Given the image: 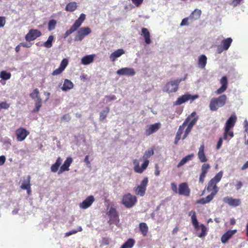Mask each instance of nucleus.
<instances>
[{
    "mask_svg": "<svg viewBox=\"0 0 248 248\" xmlns=\"http://www.w3.org/2000/svg\"><path fill=\"white\" fill-rule=\"evenodd\" d=\"M227 96L225 94H221L217 97H213L211 99L209 108L211 111H216L219 108L223 107L227 101Z\"/></svg>",
    "mask_w": 248,
    "mask_h": 248,
    "instance_id": "1",
    "label": "nucleus"
},
{
    "mask_svg": "<svg viewBox=\"0 0 248 248\" xmlns=\"http://www.w3.org/2000/svg\"><path fill=\"white\" fill-rule=\"evenodd\" d=\"M186 77L180 78H177L174 80H170L166 84L163 91L168 93L176 92L178 89V86L181 81H184Z\"/></svg>",
    "mask_w": 248,
    "mask_h": 248,
    "instance_id": "2",
    "label": "nucleus"
},
{
    "mask_svg": "<svg viewBox=\"0 0 248 248\" xmlns=\"http://www.w3.org/2000/svg\"><path fill=\"white\" fill-rule=\"evenodd\" d=\"M85 14L83 13L81 14L79 17L75 21L70 29L66 31L64 35V38H66L70 34L76 31L81 26L82 23L85 20Z\"/></svg>",
    "mask_w": 248,
    "mask_h": 248,
    "instance_id": "3",
    "label": "nucleus"
},
{
    "mask_svg": "<svg viewBox=\"0 0 248 248\" xmlns=\"http://www.w3.org/2000/svg\"><path fill=\"white\" fill-rule=\"evenodd\" d=\"M137 201V197L130 193L124 195L122 199L123 204L128 208L133 207Z\"/></svg>",
    "mask_w": 248,
    "mask_h": 248,
    "instance_id": "4",
    "label": "nucleus"
},
{
    "mask_svg": "<svg viewBox=\"0 0 248 248\" xmlns=\"http://www.w3.org/2000/svg\"><path fill=\"white\" fill-rule=\"evenodd\" d=\"M91 30L89 27H82L79 28L75 35L74 40L75 41H81L85 36L91 32Z\"/></svg>",
    "mask_w": 248,
    "mask_h": 248,
    "instance_id": "5",
    "label": "nucleus"
},
{
    "mask_svg": "<svg viewBox=\"0 0 248 248\" xmlns=\"http://www.w3.org/2000/svg\"><path fill=\"white\" fill-rule=\"evenodd\" d=\"M198 97L199 96L197 94L193 95L188 93H186L178 97L177 100L174 103V104L175 105H180L188 101V100L193 101Z\"/></svg>",
    "mask_w": 248,
    "mask_h": 248,
    "instance_id": "6",
    "label": "nucleus"
},
{
    "mask_svg": "<svg viewBox=\"0 0 248 248\" xmlns=\"http://www.w3.org/2000/svg\"><path fill=\"white\" fill-rule=\"evenodd\" d=\"M148 183V178L147 177L144 178L141 181L140 184L135 188L136 194L140 196H143L145 194Z\"/></svg>",
    "mask_w": 248,
    "mask_h": 248,
    "instance_id": "7",
    "label": "nucleus"
},
{
    "mask_svg": "<svg viewBox=\"0 0 248 248\" xmlns=\"http://www.w3.org/2000/svg\"><path fill=\"white\" fill-rule=\"evenodd\" d=\"M42 33L40 31L37 29H31L25 36L26 41L30 42L35 40L40 37Z\"/></svg>",
    "mask_w": 248,
    "mask_h": 248,
    "instance_id": "8",
    "label": "nucleus"
},
{
    "mask_svg": "<svg viewBox=\"0 0 248 248\" xmlns=\"http://www.w3.org/2000/svg\"><path fill=\"white\" fill-rule=\"evenodd\" d=\"M29 134V132L24 128L20 127L16 131V139L18 141L21 142L25 140Z\"/></svg>",
    "mask_w": 248,
    "mask_h": 248,
    "instance_id": "9",
    "label": "nucleus"
},
{
    "mask_svg": "<svg viewBox=\"0 0 248 248\" xmlns=\"http://www.w3.org/2000/svg\"><path fill=\"white\" fill-rule=\"evenodd\" d=\"M221 87L215 91L217 94H221L226 91L228 86V80L226 76H223L220 79Z\"/></svg>",
    "mask_w": 248,
    "mask_h": 248,
    "instance_id": "10",
    "label": "nucleus"
},
{
    "mask_svg": "<svg viewBox=\"0 0 248 248\" xmlns=\"http://www.w3.org/2000/svg\"><path fill=\"white\" fill-rule=\"evenodd\" d=\"M116 73L120 76H133L136 73L133 68L124 67L118 70Z\"/></svg>",
    "mask_w": 248,
    "mask_h": 248,
    "instance_id": "11",
    "label": "nucleus"
},
{
    "mask_svg": "<svg viewBox=\"0 0 248 248\" xmlns=\"http://www.w3.org/2000/svg\"><path fill=\"white\" fill-rule=\"evenodd\" d=\"M223 201L228 205L233 207H237L240 205L241 201L239 199H233L232 197H225L223 198Z\"/></svg>",
    "mask_w": 248,
    "mask_h": 248,
    "instance_id": "12",
    "label": "nucleus"
},
{
    "mask_svg": "<svg viewBox=\"0 0 248 248\" xmlns=\"http://www.w3.org/2000/svg\"><path fill=\"white\" fill-rule=\"evenodd\" d=\"M178 193L181 195L189 196L190 189L186 183H182L179 185Z\"/></svg>",
    "mask_w": 248,
    "mask_h": 248,
    "instance_id": "13",
    "label": "nucleus"
},
{
    "mask_svg": "<svg viewBox=\"0 0 248 248\" xmlns=\"http://www.w3.org/2000/svg\"><path fill=\"white\" fill-rule=\"evenodd\" d=\"M237 117L235 114H232L227 120L225 127L226 132L233 127L236 122Z\"/></svg>",
    "mask_w": 248,
    "mask_h": 248,
    "instance_id": "14",
    "label": "nucleus"
},
{
    "mask_svg": "<svg viewBox=\"0 0 248 248\" xmlns=\"http://www.w3.org/2000/svg\"><path fill=\"white\" fill-rule=\"evenodd\" d=\"M211 166L209 164L204 163L202 166L201 168V173L199 177V182L203 183L204 181V178L206 176V174L210 169Z\"/></svg>",
    "mask_w": 248,
    "mask_h": 248,
    "instance_id": "15",
    "label": "nucleus"
},
{
    "mask_svg": "<svg viewBox=\"0 0 248 248\" xmlns=\"http://www.w3.org/2000/svg\"><path fill=\"white\" fill-rule=\"evenodd\" d=\"M94 201L93 196L92 195L89 196L80 203L79 207L82 209H87L92 204Z\"/></svg>",
    "mask_w": 248,
    "mask_h": 248,
    "instance_id": "16",
    "label": "nucleus"
},
{
    "mask_svg": "<svg viewBox=\"0 0 248 248\" xmlns=\"http://www.w3.org/2000/svg\"><path fill=\"white\" fill-rule=\"evenodd\" d=\"M160 126V124L159 123L150 125L145 130V135L148 136L155 132L159 129Z\"/></svg>",
    "mask_w": 248,
    "mask_h": 248,
    "instance_id": "17",
    "label": "nucleus"
},
{
    "mask_svg": "<svg viewBox=\"0 0 248 248\" xmlns=\"http://www.w3.org/2000/svg\"><path fill=\"white\" fill-rule=\"evenodd\" d=\"M197 155L199 160L201 162L205 163L207 161L208 159L204 152V145L203 144L201 145Z\"/></svg>",
    "mask_w": 248,
    "mask_h": 248,
    "instance_id": "18",
    "label": "nucleus"
},
{
    "mask_svg": "<svg viewBox=\"0 0 248 248\" xmlns=\"http://www.w3.org/2000/svg\"><path fill=\"white\" fill-rule=\"evenodd\" d=\"M124 53L125 51L124 49L122 48L118 49L110 54L109 59L111 61L114 62L117 58H119Z\"/></svg>",
    "mask_w": 248,
    "mask_h": 248,
    "instance_id": "19",
    "label": "nucleus"
},
{
    "mask_svg": "<svg viewBox=\"0 0 248 248\" xmlns=\"http://www.w3.org/2000/svg\"><path fill=\"white\" fill-rule=\"evenodd\" d=\"M108 216L114 223L117 224L118 223V215L114 208L111 207L109 209L108 212Z\"/></svg>",
    "mask_w": 248,
    "mask_h": 248,
    "instance_id": "20",
    "label": "nucleus"
},
{
    "mask_svg": "<svg viewBox=\"0 0 248 248\" xmlns=\"http://www.w3.org/2000/svg\"><path fill=\"white\" fill-rule=\"evenodd\" d=\"M143 160L144 162L142 164L141 167H140L138 164L135 166L134 170L136 172L141 173L147 168L149 163V161L148 160Z\"/></svg>",
    "mask_w": 248,
    "mask_h": 248,
    "instance_id": "21",
    "label": "nucleus"
},
{
    "mask_svg": "<svg viewBox=\"0 0 248 248\" xmlns=\"http://www.w3.org/2000/svg\"><path fill=\"white\" fill-rule=\"evenodd\" d=\"M236 230H229L225 233L221 238V242L225 244L231 238V237L236 232Z\"/></svg>",
    "mask_w": 248,
    "mask_h": 248,
    "instance_id": "22",
    "label": "nucleus"
},
{
    "mask_svg": "<svg viewBox=\"0 0 248 248\" xmlns=\"http://www.w3.org/2000/svg\"><path fill=\"white\" fill-rule=\"evenodd\" d=\"M195 115V112H192L190 115H189L184 121L182 125H180L178 128V130L176 134L178 135L181 136L183 132V131L185 128V127L187 125L188 123V121L189 120L191 117H193Z\"/></svg>",
    "mask_w": 248,
    "mask_h": 248,
    "instance_id": "23",
    "label": "nucleus"
},
{
    "mask_svg": "<svg viewBox=\"0 0 248 248\" xmlns=\"http://www.w3.org/2000/svg\"><path fill=\"white\" fill-rule=\"evenodd\" d=\"M207 58L205 55H201L198 60V66L199 68L204 69L207 63Z\"/></svg>",
    "mask_w": 248,
    "mask_h": 248,
    "instance_id": "24",
    "label": "nucleus"
},
{
    "mask_svg": "<svg viewBox=\"0 0 248 248\" xmlns=\"http://www.w3.org/2000/svg\"><path fill=\"white\" fill-rule=\"evenodd\" d=\"M141 35L143 36L146 44H151L150 33L147 28H143L141 29Z\"/></svg>",
    "mask_w": 248,
    "mask_h": 248,
    "instance_id": "25",
    "label": "nucleus"
},
{
    "mask_svg": "<svg viewBox=\"0 0 248 248\" xmlns=\"http://www.w3.org/2000/svg\"><path fill=\"white\" fill-rule=\"evenodd\" d=\"M189 216H191V222L195 229L198 230L199 228V225L195 212L193 210L191 211L189 213Z\"/></svg>",
    "mask_w": 248,
    "mask_h": 248,
    "instance_id": "26",
    "label": "nucleus"
},
{
    "mask_svg": "<svg viewBox=\"0 0 248 248\" xmlns=\"http://www.w3.org/2000/svg\"><path fill=\"white\" fill-rule=\"evenodd\" d=\"M73 87L74 84L73 82L68 79H65L62 86L61 87V89L64 92H66L68 90L72 89Z\"/></svg>",
    "mask_w": 248,
    "mask_h": 248,
    "instance_id": "27",
    "label": "nucleus"
},
{
    "mask_svg": "<svg viewBox=\"0 0 248 248\" xmlns=\"http://www.w3.org/2000/svg\"><path fill=\"white\" fill-rule=\"evenodd\" d=\"M217 183L213 181L212 182V180H210L207 187V191H210L213 190L211 193H214L216 194L219 190L217 186Z\"/></svg>",
    "mask_w": 248,
    "mask_h": 248,
    "instance_id": "28",
    "label": "nucleus"
},
{
    "mask_svg": "<svg viewBox=\"0 0 248 248\" xmlns=\"http://www.w3.org/2000/svg\"><path fill=\"white\" fill-rule=\"evenodd\" d=\"M31 176L28 175L26 177H24L22 181L20 187L22 189H28L31 187Z\"/></svg>",
    "mask_w": 248,
    "mask_h": 248,
    "instance_id": "29",
    "label": "nucleus"
},
{
    "mask_svg": "<svg viewBox=\"0 0 248 248\" xmlns=\"http://www.w3.org/2000/svg\"><path fill=\"white\" fill-rule=\"evenodd\" d=\"M232 39L231 37H228L226 39H223L222 40L220 46L225 49V50H227L230 47L232 43Z\"/></svg>",
    "mask_w": 248,
    "mask_h": 248,
    "instance_id": "30",
    "label": "nucleus"
},
{
    "mask_svg": "<svg viewBox=\"0 0 248 248\" xmlns=\"http://www.w3.org/2000/svg\"><path fill=\"white\" fill-rule=\"evenodd\" d=\"M62 162V159L60 157H58L55 163L52 165V166L50 167V170L51 172H56L60 167V165H61Z\"/></svg>",
    "mask_w": 248,
    "mask_h": 248,
    "instance_id": "31",
    "label": "nucleus"
},
{
    "mask_svg": "<svg viewBox=\"0 0 248 248\" xmlns=\"http://www.w3.org/2000/svg\"><path fill=\"white\" fill-rule=\"evenodd\" d=\"M201 10L198 9H195L194 11H193L189 16L190 18H191V21L190 22H192L194 20H196L199 19L201 15Z\"/></svg>",
    "mask_w": 248,
    "mask_h": 248,
    "instance_id": "32",
    "label": "nucleus"
},
{
    "mask_svg": "<svg viewBox=\"0 0 248 248\" xmlns=\"http://www.w3.org/2000/svg\"><path fill=\"white\" fill-rule=\"evenodd\" d=\"M194 156V154H191L190 155H188L186 156L185 157L182 158V159L180 161V162L178 163L177 166V168H180V167L185 165L187 161L191 160Z\"/></svg>",
    "mask_w": 248,
    "mask_h": 248,
    "instance_id": "33",
    "label": "nucleus"
},
{
    "mask_svg": "<svg viewBox=\"0 0 248 248\" xmlns=\"http://www.w3.org/2000/svg\"><path fill=\"white\" fill-rule=\"evenodd\" d=\"M94 59V55H86L85 57H83L81 59V63L84 65H88L92 63Z\"/></svg>",
    "mask_w": 248,
    "mask_h": 248,
    "instance_id": "34",
    "label": "nucleus"
},
{
    "mask_svg": "<svg viewBox=\"0 0 248 248\" xmlns=\"http://www.w3.org/2000/svg\"><path fill=\"white\" fill-rule=\"evenodd\" d=\"M139 229L143 236H145L147 235L148 232V227L145 223H140Z\"/></svg>",
    "mask_w": 248,
    "mask_h": 248,
    "instance_id": "35",
    "label": "nucleus"
},
{
    "mask_svg": "<svg viewBox=\"0 0 248 248\" xmlns=\"http://www.w3.org/2000/svg\"><path fill=\"white\" fill-rule=\"evenodd\" d=\"M73 159L71 157H67L64 161L63 164L61 166L66 171L69 170V167L72 163Z\"/></svg>",
    "mask_w": 248,
    "mask_h": 248,
    "instance_id": "36",
    "label": "nucleus"
},
{
    "mask_svg": "<svg viewBox=\"0 0 248 248\" xmlns=\"http://www.w3.org/2000/svg\"><path fill=\"white\" fill-rule=\"evenodd\" d=\"M135 242V240L133 239L129 238L122 245L120 248H132Z\"/></svg>",
    "mask_w": 248,
    "mask_h": 248,
    "instance_id": "37",
    "label": "nucleus"
},
{
    "mask_svg": "<svg viewBox=\"0 0 248 248\" xmlns=\"http://www.w3.org/2000/svg\"><path fill=\"white\" fill-rule=\"evenodd\" d=\"M77 7L78 6L76 2H71L66 5L65 10L68 12H73L77 8Z\"/></svg>",
    "mask_w": 248,
    "mask_h": 248,
    "instance_id": "38",
    "label": "nucleus"
},
{
    "mask_svg": "<svg viewBox=\"0 0 248 248\" xmlns=\"http://www.w3.org/2000/svg\"><path fill=\"white\" fill-rule=\"evenodd\" d=\"M154 154V149L151 148L146 150L140 160H148V159Z\"/></svg>",
    "mask_w": 248,
    "mask_h": 248,
    "instance_id": "39",
    "label": "nucleus"
},
{
    "mask_svg": "<svg viewBox=\"0 0 248 248\" xmlns=\"http://www.w3.org/2000/svg\"><path fill=\"white\" fill-rule=\"evenodd\" d=\"M54 39V36L50 35L47 41L44 43L43 46L46 48H50L52 46V42L53 41Z\"/></svg>",
    "mask_w": 248,
    "mask_h": 248,
    "instance_id": "40",
    "label": "nucleus"
},
{
    "mask_svg": "<svg viewBox=\"0 0 248 248\" xmlns=\"http://www.w3.org/2000/svg\"><path fill=\"white\" fill-rule=\"evenodd\" d=\"M109 111V108L108 107L106 108L104 110L101 111L100 113L99 120L100 121L104 120L107 117Z\"/></svg>",
    "mask_w": 248,
    "mask_h": 248,
    "instance_id": "41",
    "label": "nucleus"
},
{
    "mask_svg": "<svg viewBox=\"0 0 248 248\" xmlns=\"http://www.w3.org/2000/svg\"><path fill=\"white\" fill-rule=\"evenodd\" d=\"M11 73L5 71H2L0 73V78L3 80H8L11 78Z\"/></svg>",
    "mask_w": 248,
    "mask_h": 248,
    "instance_id": "42",
    "label": "nucleus"
},
{
    "mask_svg": "<svg viewBox=\"0 0 248 248\" xmlns=\"http://www.w3.org/2000/svg\"><path fill=\"white\" fill-rule=\"evenodd\" d=\"M223 175V172L222 171H220L219 172H218L214 177H213L212 179H211L212 180V182L213 181L216 183H218Z\"/></svg>",
    "mask_w": 248,
    "mask_h": 248,
    "instance_id": "43",
    "label": "nucleus"
},
{
    "mask_svg": "<svg viewBox=\"0 0 248 248\" xmlns=\"http://www.w3.org/2000/svg\"><path fill=\"white\" fill-rule=\"evenodd\" d=\"M57 22L54 19H51L48 23V30L49 31L53 30L56 26Z\"/></svg>",
    "mask_w": 248,
    "mask_h": 248,
    "instance_id": "44",
    "label": "nucleus"
},
{
    "mask_svg": "<svg viewBox=\"0 0 248 248\" xmlns=\"http://www.w3.org/2000/svg\"><path fill=\"white\" fill-rule=\"evenodd\" d=\"M200 227L201 228L202 232L198 235V237L200 238H202L204 237L207 234V229L206 227L202 224L200 225Z\"/></svg>",
    "mask_w": 248,
    "mask_h": 248,
    "instance_id": "45",
    "label": "nucleus"
},
{
    "mask_svg": "<svg viewBox=\"0 0 248 248\" xmlns=\"http://www.w3.org/2000/svg\"><path fill=\"white\" fill-rule=\"evenodd\" d=\"M191 21V18H190V16H189L187 17L184 18L182 19L181 23H180V26L183 27L184 26H188L192 22H190Z\"/></svg>",
    "mask_w": 248,
    "mask_h": 248,
    "instance_id": "46",
    "label": "nucleus"
},
{
    "mask_svg": "<svg viewBox=\"0 0 248 248\" xmlns=\"http://www.w3.org/2000/svg\"><path fill=\"white\" fill-rule=\"evenodd\" d=\"M30 96L33 100H35L39 97L40 95L39 90L37 88L34 89L33 92L30 93Z\"/></svg>",
    "mask_w": 248,
    "mask_h": 248,
    "instance_id": "47",
    "label": "nucleus"
},
{
    "mask_svg": "<svg viewBox=\"0 0 248 248\" xmlns=\"http://www.w3.org/2000/svg\"><path fill=\"white\" fill-rule=\"evenodd\" d=\"M82 230V227L81 226H79L78 227V230H71L70 231H69V232H67L65 233V236H69L70 235H71L72 234L76 233L78 232H80Z\"/></svg>",
    "mask_w": 248,
    "mask_h": 248,
    "instance_id": "48",
    "label": "nucleus"
},
{
    "mask_svg": "<svg viewBox=\"0 0 248 248\" xmlns=\"http://www.w3.org/2000/svg\"><path fill=\"white\" fill-rule=\"evenodd\" d=\"M68 61L67 59H63L61 62L59 67L61 69H62V71H64L65 68L66 67V66L68 64Z\"/></svg>",
    "mask_w": 248,
    "mask_h": 248,
    "instance_id": "49",
    "label": "nucleus"
},
{
    "mask_svg": "<svg viewBox=\"0 0 248 248\" xmlns=\"http://www.w3.org/2000/svg\"><path fill=\"white\" fill-rule=\"evenodd\" d=\"M196 114L193 117H191L189 120L190 122L188 124V125H190L191 126L193 127L194 125L196 123L197 121H198V117H195Z\"/></svg>",
    "mask_w": 248,
    "mask_h": 248,
    "instance_id": "50",
    "label": "nucleus"
},
{
    "mask_svg": "<svg viewBox=\"0 0 248 248\" xmlns=\"http://www.w3.org/2000/svg\"><path fill=\"white\" fill-rule=\"evenodd\" d=\"M116 99V96L114 95H109V96H106L104 98V101L106 103H108L112 100H115Z\"/></svg>",
    "mask_w": 248,
    "mask_h": 248,
    "instance_id": "51",
    "label": "nucleus"
},
{
    "mask_svg": "<svg viewBox=\"0 0 248 248\" xmlns=\"http://www.w3.org/2000/svg\"><path fill=\"white\" fill-rule=\"evenodd\" d=\"M216 195V194H215L214 193H211L210 195H208L207 197L204 198L206 203H207L210 202L213 200V199L214 198V196Z\"/></svg>",
    "mask_w": 248,
    "mask_h": 248,
    "instance_id": "52",
    "label": "nucleus"
},
{
    "mask_svg": "<svg viewBox=\"0 0 248 248\" xmlns=\"http://www.w3.org/2000/svg\"><path fill=\"white\" fill-rule=\"evenodd\" d=\"M42 107V102H35V108L33 110V112H36L39 111L40 108Z\"/></svg>",
    "mask_w": 248,
    "mask_h": 248,
    "instance_id": "53",
    "label": "nucleus"
},
{
    "mask_svg": "<svg viewBox=\"0 0 248 248\" xmlns=\"http://www.w3.org/2000/svg\"><path fill=\"white\" fill-rule=\"evenodd\" d=\"M10 107V105L6 102H2L0 103V110L1 109H7Z\"/></svg>",
    "mask_w": 248,
    "mask_h": 248,
    "instance_id": "54",
    "label": "nucleus"
},
{
    "mask_svg": "<svg viewBox=\"0 0 248 248\" xmlns=\"http://www.w3.org/2000/svg\"><path fill=\"white\" fill-rule=\"evenodd\" d=\"M62 120L68 122L71 120V117L69 114H65L62 116Z\"/></svg>",
    "mask_w": 248,
    "mask_h": 248,
    "instance_id": "55",
    "label": "nucleus"
},
{
    "mask_svg": "<svg viewBox=\"0 0 248 248\" xmlns=\"http://www.w3.org/2000/svg\"><path fill=\"white\" fill-rule=\"evenodd\" d=\"M63 71H62V69H61L60 67H59L58 68L53 71L52 75L53 76H57L62 73Z\"/></svg>",
    "mask_w": 248,
    "mask_h": 248,
    "instance_id": "56",
    "label": "nucleus"
},
{
    "mask_svg": "<svg viewBox=\"0 0 248 248\" xmlns=\"http://www.w3.org/2000/svg\"><path fill=\"white\" fill-rule=\"evenodd\" d=\"M131 1L136 6L139 7L142 3L143 0H131Z\"/></svg>",
    "mask_w": 248,
    "mask_h": 248,
    "instance_id": "57",
    "label": "nucleus"
},
{
    "mask_svg": "<svg viewBox=\"0 0 248 248\" xmlns=\"http://www.w3.org/2000/svg\"><path fill=\"white\" fill-rule=\"evenodd\" d=\"M242 0H233L231 2V4L234 7H236L237 5L240 4Z\"/></svg>",
    "mask_w": 248,
    "mask_h": 248,
    "instance_id": "58",
    "label": "nucleus"
},
{
    "mask_svg": "<svg viewBox=\"0 0 248 248\" xmlns=\"http://www.w3.org/2000/svg\"><path fill=\"white\" fill-rule=\"evenodd\" d=\"M6 23L5 18L4 17L0 16V27H3Z\"/></svg>",
    "mask_w": 248,
    "mask_h": 248,
    "instance_id": "59",
    "label": "nucleus"
},
{
    "mask_svg": "<svg viewBox=\"0 0 248 248\" xmlns=\"http://www.w3.org/2000/svg\"><path fill=\"white\" fill-rule=\"evenodd\" d=\"M171 189L173 190V191L175 193H177V187L176 184L174 183H172L171 184Z\"/></svg>",
    "mask_w": 248,
    "mask_h": 248,
    "instance_id": "60",
    "label": "nucleus"
},
{
    "mask_svg": "<svg viewBox=\"0 0 248 248\" xmlns=\"http://www.w3.org/2000/svg\"><path fill=\"white\" fill-rule=\"evenodd\" d=\"M196 203L198 204H206V201L205 200V198H202L200 200H198L196 201Z\"/></svg>",
    "mask_w": 248,
    "mask_h": 248,
    "instance_id": "61",
    "label": "nucleus"
},
{
    "mask_svg": "<svg viewBox=\"0 0 248 248\" xmlns=\"http://www.w3.org/2000/svg\"><path fill=\"white\" fill-rule=\"evenodd\" d=\"M222 138H219L217 143V149L218 150L220 148L221 146H222Z\"/></svg>",
    "mask_w": 248,
    "mask_h": 248,
    "instance_id": "62",
    "label": "nucleus"
},
{
    "mask_svg": "<svg viewBox=\"0 0 248 248\" xmlns=\"http://www.w3.org/2000/svg\"><path fill=\"white\" fill-rule=\"evenodd\" d=\"M32 44L27 43L26 42H23L20 43V46L25 47H30L31 46Z\"/></svg>",
    "mask_w": 248,
    "mask_h": 248,
    "instance_id": "63",
    "label": "nucleus"
},
{
    "mask_svg": "<svg viewBox=\"0 0 248 248\" xmlns=\"http://www.w3.org/2000/svg\"><path fill=\"white\" fill-rule=\"evenodd\" d=\"M6 158L5 156L1 155L0 156V166L4 164L5 162Z\"/></svg>",
    "mask_w": 248,
    "mask_h": 248,
    "instance_id": "64",
    "label": "nucleus"
}]
</instances>
